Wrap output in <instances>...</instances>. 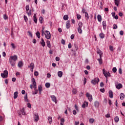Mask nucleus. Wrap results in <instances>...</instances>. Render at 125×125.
Returning <instances> with one entry per match:
<instances>
[{"mask_svg":"<svg viewBox=\"0 0 125 125\" xmlns=\"http://www.w3.org/2000/svg\"><path fill=\"white\" fill-rule=\"evenodd\" d=\"M23 18L25 22H27V21H28V18L26 16H24Z\"/></svg>","mask_w":125,"mask_h":125,"instance_id":"obj_49","label":"nucleus"},{"mask_svg":"<svg viewBox=\"0 0 125 125\" xmlns=\"http://www.w3.org/2000/svg\"><path fill=\"white\" fill-rule=\"evenodd\" d=\"M100 86H101V87H103V86H104V83H103V82L101 83Z\"/></svg>","mask_w":125,"mask_h":125,"instance_id":"obj_56","label":"nucleus"},{"mask_svg":"<svg viewBox=\"0 0 125 125\" xmlns=\"http://www.w3.org/2000/svg\"><path fill=\"white\" fill-rule=\"evenodd\" d=\"M51 98H52V101H53V102H55V103L56 104V103H57L58 102L57 99H56V97H55V96L54 95H53L51 96Z\"/></svg>","mask_w":125,"mask_h":125,"instance_id":"obj_10","label":"nucleus"},{"mask_svg":"<svg viewBox=\"0 0 125 125\" xmlns=\"http://www.w3.org/2000/svg\"><path fill=\"white\" fill-rule=\"evenodd\" d=\"M35 90V92L33 93L34 95H35V94H37L38 92H39V90H38V89H36Z\"/></svg>","mask_w":125,"mask_h":125,"instance_id":"obj_52","label":"nucleus"},{"mask_svg":"<svg viewBox=\"0 0 125 125\" xmlns=\"http://www.w3.org/2000/svg\"><path fill=\"white\" fill-rule=\"evenodd\" d=\"M24 101H25L26 102H28V96H27V94H26V95L24 96Z\"/></svg>","mask_w":125,"mask_h":125,"instance_id":"obj_42","label":"nucleus"},{"mask_svg":"<svg viewBox=\"0 0 125 125\" xmlns=\"http://www.w3.org/2000/svg\"><path fill=\"white\" fill-rule=\"evenodd\" d=\"M41 43L43 47H44V46H45V42H44V40L42 38V42Z\"/></svg>","mask_w":125,"mask_h":125,"instance_id":"obj_21","label":"nucleus"},{"mask_svg":"<svg viewBox=\"0 0 125 125\" xmlns=\"http://www.w3.org/2000/svg\"><path fill=\"white\" fill-rule=\"evenodd\" d=\"M60 60V58L58 57H56V61H59Z\"/></svg>","mask_w":125,"mask_h":125,"instance_id":"obj_62","label":"nucleus"},{"mask_svg":"<svg viewBox=\"0 0 125 125\" xmlns=\"http://www.w3.org/2000/svg\"><path fill=\"white\" fill-rule=\"evenodd\" d=\"M3 19H4L5 20H6V19H8V17H7V16H6V15H3Z\"/></svg>","mask_w":125,"mask_h":125,"instance_id":"obj_51","label":"nucleus"},{"mask_svg":"<svg viewBox=\"0 0 125 125\" xmlns=\"http://www.w3.org/2000/svg\"><path fill=\"white\" fill-rule=\"evenodd\" d=\"M64 122H65V119H64V118H62L61 119V123L60 125H64Z\"/></svg>","mask_w":125,"mask_h":125,"instance_id":"obj_31","label":"nucleus"},{"mask_svg":"<svg viewBox=\"0 0 125 125\" xmlns=\"http://www.w3.org/2000/svg\"><path fill=\"white\" fill-rule=\"evenodd\" d=\"M21 114L22 115H25V109L24 108H22L21 109Z\"/></svg>","mask_w":125,"mask_h":125,"instance_id":"obj_44","label":"nucleus"},{"mask_svg":"<svg viewBox=\"0 0 125 125\" xmlns=\"http://www.w3.org/2000/svg\"><path fill=\"white\" fill-rule=\"evenodd\" d=\"M26 11H29V10H30V6L29 5L26 6Z\"/></svg>","mask_w":125,"mask_h":125,"instance_id":"obj_50","label":"nucleus"},{"mask_svg":"<svg viewBox=\"0 0 125 125\" xmlns=\"http://www.w3.org/2000/svg\"><path fill=\"white\" fill-rule=\"evenodd\" d=\"M75 125H80V122H75Z\"/></svg>","mask_w":125,"mask_h":125,"instance_id":"obj_64","label":"nucleus"},{"mask_svg":"<svg viewBox=\"0 0 125 125\" xmlns=\"http://www.w3.org/2000/svg\"><path fill=\"white\" fill-rule=\"evenodd\" d=\"M120 35H121V36H123V35H124V31H120Z\"/></svg>","mask_w":125,"mask_h":125,"instance_id":"obj_59","label":"nucleus"},{"mask_svg":"<svg viewBox=\"0 0 125 125\" xmlns=\"http://www.w3.org/2000/svg\"><path fill=\"white\" fill-rule=\"evenodd\" d=\"M89 122L90 124H93V123H94V119H93V118H90L89 120Z\"/></svg>","mask_w":125,"mask_h":125,"instance_id":"obj_35","label":"nucleus"},{"mask_svg":"<svg viewBox=\"0 0 125 125\" xmlns=\"http://www.w3.org/2000/svg\"><path fill=\"white\" fill-rule=\"evenodd\" d=\"M119 117H118V116L115 117L114 118L115 123H118V122H119Z\"/></svg>","mask_w":125,"mask_h":125,"instance_id":"obj_38","label":"nucleus"},{"mask_svg":"<svg viewBox=\"0 0 125 125\" xmlns=\"http://www.w3.org/2000/svg\"><path fill=\"white\" fill-rule=\"evenodd\" d=\"M34 122H38L39 120V116L38 113H36L34 115Z\"/></svg>","mask_w":125,"mask_h":125,"instance_id":"obj_9","label":"nucleus"},{"mask_svg":"<svg viewBox=\"0 0 125 125\" xmlns=\"http://www.w3.org/2000/svg\"><path fill=\"white\" fill-rule=\"evenodd\" d=\"M28 108H31V104L30 103H28L27 104Z\"/></svg>","mask_w":125,"mask_h":125,"instance_id":"obj_63","label":"nucleus"},{"mask_svg":"<svg viewBox=\"0 0 125 125\" xmlns=\"http://www.w3.org/2000/svg\"><path fill=\"white\" fill-rule=\"evenodd\" d=\"M36 35L37 38H38V39H40L41 38V33H40V32L37 31L36 33Z\"/></svg>","mask_w":125,"mask_h":125,"instance_id":"obj_28","label":"nucleus"},{"mask_svg":"<svg viewBox=\"0 0 125 125\" xmlns=\"http://www.w3.org/2000/svg\"><path fill=\"white\" fill-rule=\"evenodd\" d=\"M112 72L113 73H116V72H117V68L114 67L112 68Z\"/></svg>","mask_w":125,"mask_h":125,"instance_id":"obj_46","label":"nucleus"},{"mask_svg":"<svg viewBox=\"0 0 125 125\" xmlns=\"http://www.w3.org/2000/svg\"><path fill=\"white\" fill-rule=\"evenodd\" d=\"M103 74H104V77H105L106 79H107L108 78V77H111V74H110V72H105V69H103Z\"/></svg>","mask_w":125,"mask_h":125,"instance_id":"obj_5","label":"nucleus"},{"mask_svg":"<svg viewBox=\"0 0 125 125\" xmlns=\"http://www.w3.org/2000/svg\"><path fill=\"white\" fill-rule=\"evenodd\" d=\"M18 66L19 68H22L23 67V62H19Z\"/></svg>","mask_w":125,"mask_h":125,"instance_id":"obj_19","label":"nucleus"},{"mask_svg":"<svg viewBox=\"0 0 125 125\" xmlns=\"http://www.w3.org/2000/svg\"><path fill=\"white\" fill-rule=\"evenodd\" d=\"M48 122H49L50 125H51L52 123V117L49 116L48 117Z\"/></svg>","mask_w":125,"mask_h":125,"instance_id":"obj_26","label":"nucleus"},{"mask_svg":"<svg viewBox=\"0 0 125 125\" xmlns=\"http://www.w3.org/2000/svg\"><path fill=\"white\" fill-rule=\"evenodd\" d=\"M86 97H87L89 101H90V102H91V101H92L93 99H92V95L89 94V93H86Z\"/></svg>","mask_w":125,"mask_h":125,"instance_id":"obj_8","label":"nucleus"},{"mask_svg":"<svg viewBox=\"0 0 125 125\" xmlns=\"http://www.w3.org/2000/svg\"><path fill=\"white\" fill-rule=\"evenodd\" d=\"M33 87H34V90H36V89H37V84H33Z\"/></svg>","mask_w":125,"mask_h":125,"instance_id":"obj_54","label":"nucleus"},{"mask_svg":"<svg viewBox=\"0 0 125 125\" xmlns=\"http://www.w3.org/2000/svg\"><path fill=\"white\" fill-rule=\"evenodd\" d=\"M78 32L79 34H82L83 33V30H82V28H83V22L80 21L78 23Z\"/></svg>","mask_w":125,"mask_h":125,"instance_id":"obj_3","label":"nucleus"},{"mask_svg":"<svg viewBox=\"0 0 125 125\" xmlns=\"http://www.w3.org/2000/svg\"><path fill=\"white\" fill-rule=\"evenodd\" d=\"M39 21L41 24H42L43 22V18H42V17H40L39 18Z\"/></svg>","mask_w":125,"mask_h":125,"instance_id":"obj_32","label":"nucleus"},{"mask_svg":"<svg viewBox=\"0 0 125 125\" xmlns=\"http://www.w3.org/2000/svg\"><path fill=\"white\" fill-rule=\"evenodd\" d=\"M109 49H110V51H114V47H113V46H112V45H110Z\"/></svg>","mask_w":125,"mask_h":125,"instance_id":"obj_43","label":"nucleus"},{"mask_svg":"<svg viewBox=\"0 0 125 125\" xmlns=\"http://www.w3.org/2000/svg\"><path fill=\"white\" fill-rule=\"evenodd\" d=\"M17 59H18V57H17V55L11 56L10 57L9 61L12 67H14V66H15Z\"/></svg>","mask_w":125,"mask_h":125,"instance_id":"obj_1","label":"nucleus"},{"mask_svg":"<svg viewBox=\"0 0 125 125\" xmlns=\"http://www.w3.org/2000/svg\"><path fill=\"white\" fill-rule=\"evenodd\" d=\"M106 118H111V116H110V114H107L105 115Z\"/></svg>","mask_w":125,"mask_h":125,"instance_id":"obj_61","label":"nucleus"},{"mask_svg":"<svg viewBox=\"0 0 125 125\" xmlns=\"http://www.w3.org/2000/svg\"><path fill=\"white\" fill-rule=\"evenodd\" d=\"M27 14H28V16H30V15H32V11L29 10V11H27L26 12Z\"/></svg>","mask_w":125,"mask_h":125,"instance_id":"obj_40","label":"nucleus"},{"mask_svg":"<svg viewBox=\"0 0 125 125\" xmlns=\"http://www.w3.org/2000/svg\"><path fill=\"white\" fill-rule=\"evenodd\" d=\"M36 16H37V14H34L33 16V19L35 23L37 24V22H38V19H37Z\"/></svg>","mask_w":125,"mask_h":125,"instance_id":"obj_18","label":"nucleus"},{"mask_svg":"<svg viewBox=\"0 0 125 125\" xmlns=\"http://www.w3.org/2000/svg\"><path fill=\"white\" fill-rule=\"evenodd\" d=\"M97 52H98V54H99L100 57H102V55H103L102 52L101 50H99V51H98Z\"/></svg>","mask_w":125,"mask_h":125,"instance_id":"obj_41","label":"nucleus"},{"mask_svg":"<svg viewBox=\"0 0 125 125\" xmlns=\"http://www.w3.org/2000/svg\"><path fill=\"white\" fill-rule=\"evenodd\" d=\"M99 82V78H95L94 80L91 81V83L93 84H96V83H98Z\"/></svg>","mask_w":125,"mask_h":125,"instance_id":"obj_7","label":"nucleus"},{"mask_svg":"<svg viewBox=\"0 0 125 125\" xmlns=\"http://www.w3.org/2000/svg\"><path fill=\"white\" fill-rule=\"evenodd\" d=\"M38 90L39 91V94H42V85H39L38 86Z\"/></svg>","mask_w":125,"mask_h":125,"instance_id":"obj_16","label":"nucleus"},{"mask_svg":"<svg viewBox=\"0 0 125 125\" xmlns=\"http://www.w3.org/2000/svg\"><path fill=\"white\" fill-rule=\"evenodd\" d=\"M94 106L95 108H98L99 107V103L98 101H96L94 103Z\"/></svg>","mask_w":125,"mask_h":125,"instance_id":"obj_12","label":"nucleus"},{"mask_svg":"<svg viewBox=\"0 0 125 125\" xmlns=\"http://www.w3.org/2000/svg\"><path fill=\"white\" fill-rule=\"evenodd\" d=\"M66 29H70V27H71V23L70 21H67L66 22Z\"/></svg>","mask_w":125,"mask_h":125,"instance_id":"obj_11","label":"nucleus"},{"mask_svg":"<svg viewBox=\"0 0 125 125\" xmlns=\"http://www.w3.org/2000/svg\"><path fill=\"white\" fill-rule=\"evenodd\" d=\"M77 19H78V20H80V19H81V18H82V16H81V15L78 14L77 15Z\"/></svg>","mask_w":125,"mask_h":125,"instance_id":"obj_45","label":"nucleus"},{"mask_svg":"<svg viewBox=\"0 0 125 125\" xmlns=\"http://www.w3.org/2000/svg\"><path fill=\"white\" fill-rule=\"evenodd\" d=\"M61 42H62V44H65V40L62 39Z\"/></svg>","mask_w":125,"mask_h":125,"instance_id":"obj_60","label":"nucleus"},{"mask_svg":"<svg viewBox=\"0 0 125 125\" xmlns=\"http://www.w3.org/2000/svg\"><path fill=\"white\" fill-rule=\"evenodd\" d=\"M98 61L99 62L100 65H101V64H102V57H100V59H98Z\"/></svg>","mask_w":125,"mask_h":125,"instance_id":"obj_36","label":"nucleus"},{"mask_svg":"<svg viewBox=\"0 0 125 125\" xmlns=\"http://www.w3.org/2000/svg\"><path fill=\"white\" fill-rule=\"evenodd\" d=\"M77 89L73 88L72 89L73 94H77Z\"/></svg>","mask_w":125,"mask_h":125,"instance_id":"obj_34","label":"nucleus"},{"mask_svg":"<svg viewBox=\"0 0 125 125\" xmlns=\"http://www.w3.org/2000/svg\"><path fill=\"white\" fill-rule=\"evenodd\" d=\"M18 97V92L16 91L14 93V99H16Z\"/></svg>","mask_w":125,"mask_h":125,"instance_id":"obj_23","label":"nucleus"},{"mask_svg":"<svg viewBox=\"0 0 125 125\" xmlns=\"http://www.w3.org/2000/svg\"><path fill=\"white\" fill-rule=\"evenodd\" d=\"M103 27L104 30H106V28H107V25L106 24V21H103Z\"/></svg>","mask_w":125,"mask_h":125,"instance_id":"obj_13","label":"nucleus"},{"mask_svg":"<svg viewBox=\"0 0 125 125\" xmlns=\"http://www.w3.org/2000/svg\"><path fill=\"white\" fill-rule=\"evenodd\" d=\"M109 96L110 98H113V92L112 90H109L108 92Z\"/></svg>","mask_w":125,"mask_h":125,"instance_id":"obj_24","label":"nucleus"},{"mask_svg":"<svg viewBox=\"0 0 125 125\" xmlns=\"http://www.w3.org/2000/svg\"><path fill=\"white\" fill-rule=\"evenodd\" d=\"M58 76L59 78H62V76H63V72L62 71H59L58 72Z\"/></svg>","mask_w":125,"mask_h":125,"instance_id":"obj_17","label":"nucleus"},{"mask_svg":"<svg viewBox=\"0 0 125 125\" xmlns=\"http://www.w3.org/2000/svg\"><path fill=\"white\" fill-rule=\"evenodd\" d=\"M28 67V68H32V69H34L35 68V64H34V63L32 62Z\"/></svg>","mask_w":125,"mask_h":125,"instance_id":"obj_25","label":"nucleus"},{"mask_svg":"<svg viewBox=\"0 0 125 125\" xmlns=\"http://www.w3.org/2000/svg\"><path fill=\"white\" fill-rule=\"evenodd\" d=\"M34 75L36 76H39V72L38 71H35L34 72Z\"/></svg>","mask_w":125,"mask_h":125,"instance_id":"obj_55","label":"nucleus"},{"mask_svg":"<svg viewBox=\"0 0 125 125\" xmlns=\"http://www.w3.org/2000/svg\"><path fill=\"white\" fill-rule=\"evenodd\" d=\"M46 43H47V46H48L49 48L51 49V44H50V41L47 40L46 41Z\"/></svg>","mask_w":125,"mask_h":125,"instance_id":"obj_15","label":"nucleus"},{"mask_svg":"<svg viewBox=\"0 0 125 125\" xmlns=\"http://www.w3.org/2000/svg\"><path fill=\"white\" fill-rule=\"evenodd\" d=\"M114 1L116 5H117V6H119V1H118V0H114Z\"/></svg>","mask_w":125,"mask_h":125,"instance_id":"obj_48","label":"nucleus"},{"mask_svg":"<svg viewBox=\"0 0 125 125\" xmlns=\"http://www.w3.org/2000/svg\"><path fill=\"white\" fill-rule=\"evenodd\" d=\"M8 76V71L7 70L4 71L3 73H1V77L4 79Z\"/></svg>","mask_w":125,"mask_h":125,"instance_id":"obj_6","label":"nucleus"},{"mask_svg":"<svg viewBox=\"0 0 125 125\" xmlns=\"http://www.w3.org/2000/svg\"><path fill=\"white\" fill-rule=\"evenodd\" d=\"M85 17L86 18V20L89 19V16H88V13H87V12H85Z\"/></svg>","mask_w":125,"mask_h":125,"instance_id":"obj_30","label":"nucleus"},{"mask_svg":"<svg viewBox=\"0 0 125 125\" xmlns=\"http://www.w3.org/2000/svg\"><path fill=\"white\" fill-rule=\"evenodd\" d=\"M45 85L47 88H49V87H50V83H46L45 84Z\"/></svg>","mask_w":125,"mask_h":125,"instance_id":"obj_33","label":"nucleus"},{"mask_svg":"<svg viewBox=\"0 0 125 125\" xmlns=\"http://www.w3.org/2000/svg\"><path fill=\"white\" fill-rule=\"evenodd\" d=\"M28 35L31 38H33V34H32V32L31 31H28Z\"/></svg>","mask_w":125,"mask_h":125,"instance_id":"obj_39","label":"nucleus"},{"mask_svg":"<svg viewBox=\"0 0 125 125\" xmlns=\"http://www.w3.org/2000/svg\"><path fill=\"white\" fill-rule=\"evenodd\" d=\"M32 84H36L37 83L36 82V80L34 79V78H32Z\"/></svg>","mask_w":125,"mask_h":125,"instance_id":"obj_37","label":"nucleus"},{"mask_svg":"<svg viewBox=\"0 0 125 125\" xmlns=\"http://www.w3.org/2000/svg\"><path fill=\"white\" fill-rule=\"evenodd\" d=\"M97 19H98V21L99 22H101V21H102V17H101V15H98Z\"/></svg>","mask_w":125,"mask_h":125,"instance_id":"obj_20","label":"nucleus"},{"mask_svg":"<svg viewBox=\"0 0 125 125\" xmlns=\"http://www.w3.org/2000/svg\"><path fill=\"white\" fill-rule=\"evenodd\" d=\"M70 38H71V40H74V38H75V35H74V34L71 35Z\"/></svg>","mask_w":125,"mask_h":125,"instance_id":"obj_58","label":"nucleus"},{"mask_svg":"<svg viewBox=\"0 0 125 125\" xmlns=\"http://www.w3.org/2000/svg\"><path fill=\"white\" fill-rule=\"evenodd\" d=\"M120 99L121 100H124V98H125V94L122 93L120 94Z\"/></svg>","mask_w":125,"mask_h":125,"instance_id":"obj_22","label":"nucleus"},{"mask_svg":"<svg viewBox=\"0 0 125 125\" xmlns=\"http://www.w3.org/2000/svg\"><path fill=\"white\" fill-rule=\"evenodd\" d=\"M44 29L42 28V36H45L46 39L47 40H50L51 38V35L50 34V32L46 30L44 31Z\"/></svg>","mask_w":125,"mask_h":125,"instance_id":"obj_2","label":"nucleus"},{"mask_svg":"<svg viewBox=\"0 0 125 125\" xmlns=\"http://www.w3.org/2000/svg\"><path fill=\"white\" fill-rule=\"evenodd\" d=\"M85 106H86V107L88 106V103L87 102H84V103L82 104V108H85Z\"/></svg>","mask_w":125,"mask_h":125,"instance_id":"obj_14","label":"nucleus"},{"mask_svg":"<svg viewBox=\"0 0 125 125\" xmlns=\"http://www.w3.org/2000/svg\"><path fill=\"white\" fill-rule=\"evenodd\" d=\"M99 37L101 39H104L105 38V35L102 33L99 34Z\"/></svg>","mask_w":125,"mask_h":125,"instance_id":"obj_27","label":"nucleus"},{"mask_svg":"<svg viewBox=\"0 0 125 125\" xmlns=\"http://www.w3.org/2000/svg\"><path fill=\"white\" fill-rule=\"evenodd\" d=\"M63 19L65 21H67L69 19V16H68V15H65L64 16H63Z\"/></svg>","mask_w":125,"mask_h":125,"instance_id":"obj_29","label":"nucleus"},{"mask_svg":"<svg viewBox=\"0 0 125 125\" xmlns=\"http://www.w3.org/2000/svg\"><path fill=\"white\" fill-rule=\"evenodd\" d=\"M68 48H71L72 47V44H71V43H69L68 45Z\"/></svg>","mask_w":125,"mask_h":125,"instance_id":"obj_57","label":"nucleus"},{"mask_svg":"<svg viewBox=\"0 0 125 125\" xmlns=\"http://www.w3.org/2000/svg\"><path fill=\"white\" fill-rule=\"evenodd\" d=\"M115 86L117 89H121V88H123V84L119 83L118 82H115Z\"/></svg>","mask_w":125,"mask_h":125,"instance_id":"obj_4","label":"nucleus"},{"mask_svg":"<svg viewBox=\"0 0 125 125\" xmlns=\"http://www.w3.org/2000/svg\"><path fill=\"white\" fill-rule=\"evenodd\" d=\"M118 71H119V74H120V75H122V68H119V70H118Z\"/></svg>","mask_w":125,"mask_h":125,"instance_id":"obj_53","label":"nucleus"},{"mask_svg":"<svg viewBox=\"0 0 125 125\" xmlns=\"http://www.w3.org/2000/svg\"><path fill=\"white\" fill-rule=\"evenodd\" d=\"M113 29H114V30H116V29H118V26L117 25V24H113Z\"/></svg>","mask_w":125,"mask_h":125,"instance_id":"obj_47","label":"nucleus"}]
</instances>
